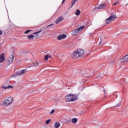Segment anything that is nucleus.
Segmentation results:
<instances>
[{"instance_id": "2f4dec72", "label": "nucleus", "mask_w": 128, "mask_h": 128, "mask_svg": "<svg viewBox=\"0 0 128 128\" xmlns=\"http://www.w3.org/2000/svg\"><path fill=\"white\" fill-rule=\"evenodd\" d=\"M66 1V0H63L62 4H64V2Z\"/></svg>"}, {"instance_id": "4468645a", "label": "nucleus", "mask_w": 128, "mask_h": 128, "mask_svg": "<svg viewBox=\"0 0 128 128\" xmlns=\"http://www.w3.org/2000/svg\"><path fill=\"white\" fill-rule=\"evenodd\" d=\"M42 32V30L34 33V34H36V38H40V34H40V32Z\"/></svg>"}, {"instance_id": "f03ea898", "label": "nucleus", "mask_w": 128, "mask_h": 128, "mask_svg": "<svg viewBox=\"0 0 128 128\" xmlns=\"http://www.w3.org/2000/svg\"><path fill=\"white\" fill-rule=\"evenodd\" d=\"M66 102H76L78 100V97L74 94H68L65 97Z\"/></svg>"}, {"instance_id": "39448f33", "label": "nucleus", "mask_w": 128, "mask_h": 128, "mask_svg": "<svg viewBox=\"0 0 128 128\" xmlns=\"http://www.w3.org/2000/svg\"><path fill=\"white\" fill-rule=\"evenodd\" d=\"M84 28V26H83L82 27L78 28L77 29H76L74 30L72 32V35L73 36H76L78 34H80V32H82V28Z\"/></svg>"}, {"instance_id": "cd10ccee", "label": "nucleus", "mask_w": 128, "mask_h": 128, "mask_svg": "<svg viewBox=\"0 0 128 128\" xmlns=\"http://www.w3.org/2000/svg\"><path fill=\"white\" fill-rule=\"evenodd\" d=\"M2 31L0 30V36H2Z\"/></svg>"}, {"instance_id": "473e14b6", "label": "nucleus", "mask_w": 128, "mask_h": 128, "mask_svg": "<svg viewBox=\"0 0 128 128\" xmlns=\"http://www.w3.org/2000/svg\"><path fill=\"white\" fill-rule=\"evenodd\" d=\"M104 94H106V90H104Z\"/></svg>"}, {"instance_id": "423d86ee", "label": "nucleus", "mask_w": 128, "mask_h": 128, "mask_svg": "<svg viewBox=\"0 0 128 128\" xmlns=\"http://www.w3.org/2000/svg\"><path fill=\"white\" fill-rule=\"evenodd\" d=\"M14 56L12 54L10 55L7 60V66H10L14 62Z\"/></svg>"}, {"instance_id": "6ab92c4d", "label": "nucleus", "mask_w": 128, "mask_h": 128, "mask_svg": "<svg viewBox=\"0 0 128 128\" xmlns=\"http://www.w3.org/2000/svg\"><path fill=\"white\" fill-rule=\"evenodd\" d=\"M50 122H52V120L50 119H48L46 121L45 124H50Z\"/></svg>"}, {"instance_id": "f257e3e1", "label": "nucleus", "mask_w": 128, "mask_h": 128, "mask_svg": "<svg viewBox=\"0 0 128 128\" xmlns=\"http://www.w3.org/2000/svg\"><path fill=\"white\" fill-rule=\"evenodd\" d=\"M84 54V51L82 49H80L73 52L72 56V58H78L80 56H82Z\"/></svg>"}, {"instance_id": "412c9836", "label": "nucleus", "mask_w": 128, "mask_h": 128, "mask_svg": "<svg viewBox=\"0 0 128 128\" xmlns=\"http://www.w3.org/2000/svg\"><path fill=\"white\" fill-rule=\"evenodd\" d=\"M34 66H38L39 63L38 62H35L34 63Z\"/></svg>"}, {"instance_id": "dca6fc26", "label": "nucleus", "mask_w": 128, "mask_h": 128, "mask_svg": "<svg viewBox=\"0 0 128 128\" xmlns=\"http://www.w3.org/2000/svg\"><path fill=\"white\" fill-rule=\"evenodd\" d=\"M72 124H76V122H78V118H74L72 120Z\"/></svg>"}, {"instance_id": "9b49d317", "label": "nucleus", "mask_w": 128, "mask_h": 128, "mask_svg": "<svg viewBox=\"0 0 128 128\" xmlns=\"http://www.w3.org/2000/svg\"><path fill=\"white\" fill-rule=\"evenodd\" d=\"M4 62V54L2 53L0 55V63Z\"/></svg>"}, {"instance_id": "a878e982", "label": "nucleus", "mask_w": 128, "mask_h": 128, "mask_svg": "<svg viewBox=\"0 0 128 128\" xmlns=\"http://www.w3.org/2000/svg\"><path fill=\"white\" fill-rule=\"evenodd\" d=\"M54 26V24H50V25H48L46 28H49V26Z\"/></svg>"}, {"instance_id": "4be33fe9", "label": "nucleus", "mask_w": 128, "mask_h": 128, "mask_svg": "<svg viewBox=\"0 0 128 128\" xmlns=\"http://www.w3.org/2000/svg\"><path fill=\"white\" fill-rule=\"evenodd\" d=\"M44 58H45V60H48V54L44 56Z\"/></svg>"}, {"instance_id": "5701e85b", "label": "nucleus", "mask_w": 128, "mask_h": 128, "mask_svg": "<svg viewBox=\"0 0 128 128\" xmlns=\"http://www.w3.org/2000/svg\"><path fill=\"white\" fill-rule=\"evenodd\" d=\"M32 32V30H26L24 34H28V32Z\"/></svg>"}, {"instance_id": "9d476101", "label": "nucleus", "mask_w": 128, "mask_h": 128, "mask_svg": "<svg viewBox=\"0 0 128 128\" xmlns=\"http://www.w3.org/2000/svg\"><path fill=\"white\" fill-rule=\"evenodd\" d=\"M66 38V35L63 34H60L58 36V40H63V38Z\"/></svg>"}, {"instance_id": "b1692460", "label": "nucleus", "mask_w": 128, "mask_h": 128, "mask_svg": "<svg viewBox=\"0 0 128 128\" xmlns=\"http://www.w3.org/2000/svg\"><path fill=\"white\" fill-rule=\"evenodd\" d=\"M54 112V110H52L50 112V114H52Z\"/></svg>"}, {"instance_id": "bb28decb", "label": "nucleus", "mask_w": 128, "mask_h": 128, "mask_svg": "<svg viewBox=\"0 0 128 128\" xmlns=\"http://www.w3.org/2000/svg\"><path fill=\"white\" fill-rule=\"evenodd\" d=\"M104 43L102 42V41L100 40L99 42V44H102Z\"/></svg>"}, {"instance_id": "aec40b11", "label": "nucleus", "mask_w": 128, "mask_h": 128, "mask_svg": "<svg viewBox=\"0 0 128 128\" xmlns=\"http://www.w3.org/2000/svg\"><path fill=\"white\" fill-rule=\"evenodd\" d=\"M78 0H72V6H74V4H76V1Z\"/></svg>"}, {"instance_id": "0eeeda50", "label": "nucleus", "mask_w": 128, "mask_h": 128, "mask_svg": "<svg viewBox=\"0 0 128 128\" xmlns=\"http://www.w3.org/2000/svg\"><path fill=\"white\" fill-rule=\"evenodd\" d=\"M26 70H22L21 71H18L16 72L15 76H22V74H26Z\"/></svg>"}, {"instance_id": "2eb2a0df", "label": "nucleus", "mask_w": 128, "mask_h": 128, "mask_svg": "<svg viewBox=\"0 0 128 128\" xmlns=\"http://www.w3.org/2000/svg\"><path fill=\"white\" fill-rule=\"evenodd\" d=\"M2 90H8V88H12V86H2Z\"/></svg>"}, {"instance_id": "c85d7f7f", "label": "nucleus", "mask_w": 128, "mask_h": 128, "mask_svg": "<svg viewBox=\"0 0 128 128\" xmlns=\"http://www.w3.org/2000/svg\"><path fill=\"white\" fill-rule=\"evenodd\" d=\"M118 4V2H115L113 6H116V4Z\"/></svg>"}, {"instance_id": "1a4fd4ad", "label": "nucleus", "mask_w": 128, "mask_h": 128, "mask_svg": "<svg viewBox=\"0 0 128 128\" xmlns=\"http://www.w3.org/2000/svg\"><path fill=\"white\" fill-rule=\"evenodd\" d=\"M106 4H100L96 8V10H102L104 8H106Z\"/></svg>"}, {"instance_id": "f3484780", "label": "nucleus", "mask_w": 128, "mask_h": 128, "mask_svg": "<svg viewBox=\"0 0 128 128\" xmlns=\"http://www.w3.org/2000/svg\"><path fill=\"white\" fill-rule=\"evenodd\" d=\"M75 14L76 16H80V10L78 9L76 10L75 12Z\"/></svg>"}, {"instance_id": "c756f323", "label": "nucleus", "mask_w": 128, "mask_h": 128, "mask_svg": "<svg viewBox=\"0 0 128 128\" xmlns=\"http://www.w3.org/2000/svg\"><path fill=\"white\" fill-rule=\"evenodd\" d=\"M47 56H48V58H52V55L50 54H47Z\"/></svg>"}, {"instance_id": "20e7f679", "label": "nucleus", "mask_w": 128, "mask_h": 128, "mask_svg": "<svg viewBox=\"0 0 128 128\" xmlns=\"http://www.w3.org/2000/svg\"><path fill=\"white\" fill-rule=\"evenodd\" d=\"M116 18V14H112L111 16L106 20V24H110V22H112V20H114Z\"/></svg>"}, {"instance_id": "f8f14e48", "label": "nucleus", "mask_w": 128, "mask_h": 128, "mask_svg": "<svg viewBox=\"0 0 128 128\" xmlns=\"http://www.w3.org/2000/svg\"><path fill=\"white\" fill-rule=\"evenodd\" d=\"M64 17L62 16H60L59 17L57 20L56 21V24H60V22H62V20H64Z\"/></svg>"}, {"instance_id": "393cba45", "label": "nucleus", "mask_w": 128, "mask_h": 128, "mask_svg": "<svg viewBox=\"0 0 128 128\" xmlns=\"http://www.w3.org/2000/svg\"><path fill=\"white\" fill-rule=\"evenodd\" d=\"M120 104H121V103L119 102L116 106H120Z\"/></svg>"}, {"instance_id": "7ed1b4c3", "label": "nucleus", "mask_w": 128, "mask_h": 128, "mask_svg": "<svg viewBox=\"0 0 128 128\" xmlns=\"http://www.w3.org/2000/svg\"><path fill=\"white\" fill-rule=\"evenodd\" d=\"M13 100L14 98H12V97H9L8 98H5L3 100V104L5 106H8L12 104Z\"/></svg>"}, {"instance_id": "6e6552de", "label": "nucleus", "mask_w": 128, "mask_h": 128, "mask_svg": "<svg viewBox=\"0 0 128 128\" xmlns=\"http://www.w3.org/2000/svg\"><path fill=\"white\" fill-rule=\"evenodd\" d=\"M121 62H128V55H126L121 59Z\"/></svg>"}, {"instance_id": "ddd939ff", "label": "nucleus", "mask_w": 128, "mask_h": 128, "mask_svg": "<svg viewBox=\"0 0 128 128\" xmlns=\"http://www.w3.org/2000/svg\"><path fill=\"white\" fill-rule=\"evenodd\" d=\"M54 126L55 128H58L60 126V124L58 122H56L54 124Z\"/></svg>"}, {"instance_id": "7c9ffc66", "label": "nucleus", "mask_w": 128, "mask_h": 128, "mask_svg": "<svg viewBox=\"0 0 128 128\" xmlns=\"http://www.w3.org/2000/svg\"><path fill=\"white\" fill-rule=\"evenodd\" d=\"M32 67H34V66H34V64H32V65L31 66H30L29 68H32Z\"/></svg>"}, {"instance_id": "a211bd4d", "label": "nucleus", "mask_w": 128, "mask_h": 128, "mask_svg": "<svg viewBox=\"0 0 128 128\" xmlns=\"http://www.w3.org/2000/svg\"><path fill=\"white\" fill-rule=\"evenodd\" d=\"M28 40H33L34 39V35H30V36H28Z\"/></svg>"}]
</instances>
